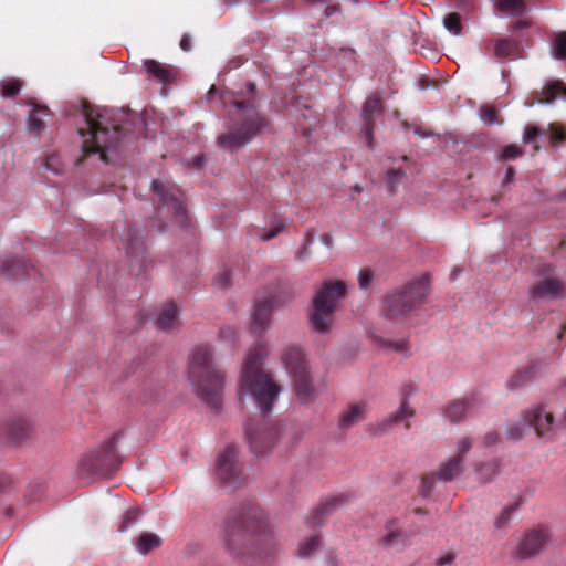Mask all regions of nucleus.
<instances>
[{
  "mask_svg": "<svg viewBox=\"0 0 566 566\" xmlns=\"http://www.w3.org/2000/svg\"><path fill=\"white\" fill-rule=\"evenodd\" d=\"M0 87L2 97L13 98L20 93L22 88V82L19 78H9L1 81Z\"/></svg>",
  "mask_w": 566,
  "mask_h": 566,
  "instance_id": "e433bc0d",
  "label": "nucleus"
},
{
  "mask_svg": "<svg viewBox=\"0 0 566 566\" xmlns=\"http://www.w3.org/2000/svg\"><path fill=\"white\" fill-rule=\"evenodd\" d=\"M444 28L454 35H459L462 31V19L457 12H451L443 18Z\"/></svg>",
  "mask_w": 566,
  "mask_h": 566,
  "instance_id": "58836bf2",
  "label": "nucleus"
},
{
  "mask_svg": "<svg viewBox=\"0 0 566 566\" xmlns=\"http://www.w3.org/2000/svg\"><path fill=\"white\" fill-rule=\"evenodd\" d=\"M180 49L185 52H189L192 48L191 39L188 34H184L180 40Z\"/></svg>",
  "mask_w": 566,
  "mask_h": 566,
  "instance_id": "5fc2aeb1",
  "label": "nucleus"
},
{
  "mask_svg": "<svg viewBox=\"0 0 566 566\" xmlns=\"http://www.w3.org/2000/svg\"><path fill=\"white\" fill-rule=\"evenodd\" d=\"M495 8L506 15H522L526 11L524 0H496Z\"/></svg>",
  "mask_w": 566,
  "mask_h": 566,
  "instance_id": "2f4dec72",
  "label": "nucleus"
},
{
  "mask_svg": "<svg viewBox=\"0 0 566 566\" xmlns=\"http://www.w3.org/2000/svg\"><path fill=\"white\" fill-rule=\"evenodd\" d=\"M268 354L263 344L252 348L244 361L239 381V396H251L262 415L272 411L279 398L281 387L273 380L270 373L263 370V359Z\"/></svg>",
  "mask_w": 566,
  "mask_h": 566,
  "instance_id": "20e7f679",
  "label": "nucleus"
},
{
  "mask_svg": "<svg viewBox=\"0 0 566 566\" xmlns=\"http://www.w3.org/2000/svg\"><path fill=\"white\" fill-rule=\"evenodd\" d=\"M285 229V221L283 219H274L271 222V227L268 231H264L260 234V239L262 241H270L274 239L279 233H281Z\"/></svg>",
  "mask_w": 566,
  "mask_h": 566,
  "instance_id": "a19ab883",
  "label": "nucleus"
},
{
  "mask_svg": "<svg viewBox=\"0 0 566 566\" xmlns=\"http://www.w3.org/2000/svg\"><path fill=\"white\" fill-rule=\"evenodd\" d=\"M536 99L525 102L527 107L534 106L535 103L549 104L558 97L566 96V85L562 81H551L542 88L541 92H536Z\"/></svg>",
  "mask_w": 566,
  "mask_h": 566,
  "instance_id": "4be33fe9",
  "label": "nucleus"
},
{
  "mask_svg": "<svg viewBox=\"0 0 566 566\" xmlns=\"http://www.w3.org/2000/svg\"><path fill=\"white\" fill-rule=\"evenodd\" d=\"M12 485V479L6 474H0V496L7 493Z\"/></svg>",
  "mask_w": 566,
  "mask_h": 566,
  "instance_id": "3c124183",
  "label": "nucleus"
},
{
  "mask_svg": "<svg viewBox=\"0 0 566 566\" xmlns=\"http://www.w3.org/2000/svg\"><path fill=\"white\" fill-rule=\"evenodd\" d=\"M82 115L84 125L78 127V134L83 138V157L76 161V165L92 154H98L103 161L108 163L107 151L117 150L118 145L126 137V127L117 124L107 113H99L88 105L83 106Z\"/></svg>",
  "mask_w": 566,
  "mask_h": 566,
  "instance_id": "7ed1b4c3",
  "label": "nucleus"
},
{
  "mask_svg": "<svg viewBox=\"0 0 566 566\" xmlns=\"http://www.w3.org/2000/svg\"><path fill=\"white\" fill-rule=\"evenodd\" d=\"M282 360L293 378L297 398L302 402L312 400L314 387L303 350L296 346L287 347L282 354Z\"/></svg>",
  "mask_w": 566,
  "mask_h": 566,
  "instance_id": "1a4fd4ad",
  "label": "nucleus"
},
{
  "mask_svg": "<svg viewBox=\"0 0 566 566\" xmlns=\"http://www.w3.org/2000/svg\"><path fill=\"white\" fill-rule=\"evenodd\" d=\"M481 118L488 125L495 124L497 123V111L492 106H485L481 111Z\"/></svg>",
  "mask_w": 566,
  "mask_h": 566,
  "instance_id": "49530a36",
  "label": "nucleus"
},
{
  "mask_svg": "<svg viewBox=\"0 0 566 566\" xmlns=\"http://www.w3.org/2000/svg\"><path fill=\"white\" fill-rule=\"evenodd\" d=\"M126 252L129 256L138 255L144 251V240L140 231L137 228L129 227L125 233L120 235Z\"/></svg>",
  "mask_w": 566,
  "mask_h": 566,
  "instance_id": "bb28decb",
  "label": "nucleus"
},
{
  "mask_svg": "<svg viewBox=\"0 0 566 566\" xmlns=\"http://www.w3.org/2000/svg\"><path fill=\"white\" fill-rule=\"evenodd\" d=\"M322 241L325 245L329 247L332 244V237L329 234H324L322 237Z\"/></svg>",
  "mask_w": 566,
  "mask_h": 566,
  "instance_id": "bf43d9fd",
  "label": "nucleus"
},
{
  "mask_svg": "<svg viewBox=\"0 0 566 566\" xmlns=\"http://www.w3.org/2000/svg\"><path fill=\"white\" fill-rule=\"evenodd\" d=\"M473 441L469 437H463L457 442V454L443 462L436 474H427L421 480V494L427 496L430 494L434 480L449 482L459 476L463 471V459L471 450Z\"/></svg>",
  "mask_w": 566,
  "mask_h": 566,
  "instance_id": "9b49d317",
  "label": "nucleus"
},
{
  "mask_svg": "<svg viewBox=\"0 0 566 566\" xmlns=\"http://www.w3.org/2000/svg\"><path fill=\"white\" fill-rule=\"evenodd\" d=\"M274 303L275 298L273 296H269L264 300H256L253 311L254 328L263 329L268 327Z\"/></svg>",
  "mask_w": 566,
  "mask_h": 566,
  "instance_id": "5701e85b",
  "label": "nucleus"
},
{
  "mask_svg": "<svg viewBox=\"0 0 566 566\" xmlns=\"http://www.w3.org/2000/svg\"><path fill=\"white\" fill-rule=\"evenodd\" d=\"M382 111V104L380 98L370 97L367 98L363 107L364 118V136L368 147H373V130L375 126V116L380 114Z\"/></svg>",
  "mask_w": 566,
  "mask_h": 566,
  "instance_id": "aec40b11",
  "label": "nucleus"
},
{
  "mask_svg": "<svg viewBox=\"0 0 566 566\" xmlns=\"http://www.w3.org/2000/svg\"><path fill=\"white\" fill-rule=\"evenodd\" d=\"M368 406L366 402L352 403L342 413L338 422L339 429H348L366 418Z\"/></svg>",
  "mask_w": 566,
  "mask_h": 566,
  "instance_id": "393cba45",
  "label": "nucleus"
},
{
  "mask_svg": "<svg viewBox=\"0 0 566 566\" xmlns=\"http://www.w3.org/2000/svg\"><path fill=\"white\" fill-rule=\"evenodd\" d=\"M373 281V271L363 269L358 275V284L360 290H367Z\"/></svg>",
  "mask_w": 566,
  "mask_h": 566,
  "instance_id": "de8ad7c7",
  "label": "nucleus"
},
{
  "mask_svg": "<svg viewBox=\"0 0 566 566\" xmlns=\"http://www.w3.org/2000/svg\"><path fill=\"white\" fill-rule=\"evenodd\" d=\"M151 187L160 202L158 212L161 213L164 209H167L176 222L184 226L187 220V211L179 188L175 185H165L158 180H154Z\"/></svg>",
  "mask_w": 566,
  "mask_h": 566,
  "instance_id": "ddd939ff",
  "label": "nucleus"
},
{
  "mask_svg": "<svg viewBox=\"0 0 566 566\" xmlns=\"http://www.w3.org/2000/svg\"><path fill=\"white\" fill-rule=\"evenodd\" d=\"M139 509H132L125 512L123 515V520L118 525V532L124 533L129 530L132 525H134L139 517Z\"/></svg>",
  "mask_w": 566,
  "mask_h": 566,
  "instance_id": "37998d69",
  "label": "nucleus"
},
{
  "mask_svg": "<svg viewBox=\"0 0 566 566\" xmlns=\"http://www.w3.org/2000/svg\"><path fill=\"white\" fill-rule=\"evenodd\" d=\"M188 378L198 397L212 408L221 405L223 374L213 363L208 345L193 347L189 356Z\"/></svg>",
  "mask_w": 566,
  "mask_h": 566,
  "instance_id": "39448f33",
  "label": "nucleus"
},
{
  "mask_svg": "<svg viewBox=\"0 0 566 566\" xmlns=\"http://www.w3.org/2000/svg\"><path fill=\"white\" fill-rule=\"evenodd\" d=\"M539 135V129L536 126H527L524 132L523 140L525 143H532Z\"/></svg>",
  "mask_w": 566,
  "mask_h": 566,
  "instance_id": "8fccbe9b",
  "label": "nucleus"
},
{
  "mask_svg": "<svg viewBox=\"0 0 566 566\" xmlns=\"http://www.w3.org/2000/svg\"><path fill=\"white\" fill-rule=\"evenodd\" d=\"M416 410L408 402V394H403V398L400 399V406L398 410L387 415L380 422H378L374 429L376 434L384 433L389 427L405 422V428L410 429L411 424L408 419L415 417Z\"/></svg>",
  "mask_w": 566,
  "mask_h": 566,
  "instance_id": "dca6fc26",
  "label": "nucleus"
},
{
  "mask_svg": "<svg viewBox=\"0 0 566 566\" xmlns=\"http://www.w3.org/2000/svg\"><path fill=\"white\" fill-rule=\"evenodd\" d=\"M245 436L251 451L256 455H264L272 450L279 438V429L269 424H256L249 421L245 424Z\"/></svg>",
  "mask_w": 566,
  "mask_h": 566,
  "instance_id": "4468645a",
  "label": "nucleus"
},
{
  "mask_svg": "<svg viewBox=\"0 0 566 566\" xmlns=\"http://www.w3.org/2000/svg\"><path fill=\"white\" fill-rule=\"evenodd\" d=\"M240 1L241 0H223V3L231 7L238 4Z\"/></svg>",
  "mask_w": 566,
  "mask_h": 566,
  "instance_id": "e2e57ef3",
  "label": "nucleus"
},
{
  "mask_svg": "<svg viewBox=\"0 0 566 566\" xmlns=\"http://www.w3.org/2000/svg\"><path fill=\"white\" fill-rule=\"evenodd\" d=\"M33 270V265L27 261L8 259L2 261L0 265V273L6 276L20 277L30 276V271Z\"/></svg>",
  "mask_w": 566,
  "mask_h": 566,
  "instance_id": "a878e982",
  "label": "nucleus"
},
{
  "mask_svg": "<svg viewBox=\"0 0 566 566\" xmlns=\"http://www.w3.org/2000/svg\"><path fill=\"white\" fill-rule=\"evenodd\" d=\"M523 154V150L517 145L511 144L503 148L501 153V159L503 160H512L520 157Z\"/></svg>",
  "mask_w": 566,
  "mask_h": 566,
  "instance_id": "a18cd8bd",
  "label": "nucleus"
},
{
  "mask_svg": "<svg viewBox=\"0 0 566 566\" xmlns=\"http://www.w3.org/2000/svg\"><path fill=\"white\" fill-rule=\"evenodd\" d=\"M30 421L24 416H14L6 421L3 432L9 440L20 442L29 437Z\"/></svg>",
  "mask_w": 566,
  "mask_h": 566,
  "instance_id": "412c9836",
  "label": "nucleus"
},
{
  "mask_svg": "<svg viewBox=\"0 0 566 566\" xmlns=\"http://www.w3.org/2000/svg\"><path fill=\"white\" fill-rule=\"evenodd\" d=\"M216 281L219 286L227 287L230 285L231 275L229 271H223L220 274L217 275Z\"/></svg>",
  "mask_w": 566,
  "mask_h": 566,
  "instance_id": "864d4df0",
  "label": "nucleus"
},
{
  "mask_svg": "<svg viewBox=\"0 0 566 566\" xmlns=\"http://www.w3.org/2000/svg\"><path fill=\"white\" fill-rule=\"evenodd\" d=\"M520 422L511 423L506 429V438L510 440H518L524 434L526 426L533 427L537 437L551 439L554 430V416L545 411L542 406H534L526 409L521 415Z\"/></svg>",
  "mask_w": 566,
  "mask_h": 566,
  "instance_id": "9d476101",
  "label": "nucleus"
},
{
  "mask_svg": "<svg viewBox=\"0 0 566 566\" xmlns=\"http://www.w3.org/2000/svg\"><path fill=\"white\" fill-rule=\"evenodd\" d=\"M144 65L147 74L163 84H168L176 77L175 69L168 64L160 63L156 60H146Z\"/></svg>",
  "mask_w": 566,
  "mask_h": 566,
  "instance_id": "b1692460",
  "label": "nucleus"
},
{
  "mask_svg": "<svg viewBox=\"0 0 566 566\" xmlns=\"http://www.w3.org/2000/svg\"><path fill=\"white\" fill-rule=\"evenodd\" d=\"M415 391V387L412 384H409V385H406L402 389H401V398H403V394L407 392L408 394V398L413 394Z\"/></svg>",
  "mask_w": 566,
  "mask_h": 566,
  "instance_id": "4d7b16f0",
  "label": "nucleus"
},
{
  "mask_svg": "<svg viewBox=\"0 0 566 566\" xmlns=\"http://www.w3.org/2000/svg\"><path fill=\"white\" fill-rule=\"evenodd\" d=\"M564 293V284L556 277L537 281L530 290L532 300H555Z\"/></svg>",
  "mask_w": 566,
  "mask_h": 566,
  "instance_id": "a211bd4d",
  "label": "nucleus"
},
{
  "mask_svg": "<svg viewBox=\"0 0 566 566\" xmlns=\"http://www.w3.org/2000/svg\"><path fill=\"white\" fill-rule=\"evenodd\" d=\"M178 323V308L175 303H169L159 314L156 325L163 331L172 329Z\"/></svg>",
  "mask_w": 566,
  "mask_h": 566,
  "instance_id": "7c9ffc66",
  "label": "nucleus"
},
{
  "mask_svg": "<svg viewBox=\"0 0 566 566\" xmlns=\"http://www.w3.org/2000/svg\"><path fill=\"white\" fill-rule=\"evenodd\" d=\"M409 536L407 533L388 527V533L379 539V544L385 548H395L397 551L402 549L406 546Z\"/></svg>",
  "mask_w": 566,
  "mask_h": 566,
  "instance_id": "c756f323",
  "label": "nucleus"
},
{
  "mask_svg": "<svg viewBox=\"0 0 566 566\" xmlns=\"http://www.w3.org/2000/svg\"><path fill=\"white\" fill-rule=\"evenodd\" d=\"M32 109L28 117V128L31 132L41 133L45 128L44 117L50 115V109L44 105L31 103Z\"/></svg>",
  "mask_w": 566,
  "mask_h": 566,
  "instance_id": "cd10ccee",
  "label": "nucleus"
},
{
  "mask_svg": "<svg viewBox=\"0 0 566 566\" xmlns=\"http://www.w3.org/2000/svg\"><path fill=\"white\" fill-rule=\"evenodd\" d=\"M389 346L397 353H401L407 355L409 353L410 346L406 339H400L397 342H390Z\"/></svg>",
  "mask_w": 566,
  "mask_h": 566,
  "instance_id": "09e8293b",
  "label": "nucleus"
},
{
  "mask_svg": "<svg viewBox=\"0 0 566 566\" xmlns=\"http://www.w3.org/2000/svg\"><path fill=\"white\" fill-rule=\"evenodd\" d=\"M415 133H416L417 135L421 136V137H428V136H430V135H431V133H426V132H424V130H422L421 128H417V129L415 130Z\"/></svg>",
  "mask_w": 566,
  "mask_h": 566,
  "instance_id": "680f3d73",
  "label": "nucleus"
},
{
  "mask_svg": "<svg viewBox=\"0 0 566 566\" xmlns=\"http://www.w3.org/2000/svg\"><path fill=\"white\" fill-rule=\"evenodd\" d=\"M216 474L219 482L229 490H235L243 485L247 475L240 460L238 447L227 446L218 455Z\"/></svg>",
  "mask_w": 566,
  "mask_h": 566,
  "instance_id": "f8f14e48",
  "label": "nucleus"
},
{
  "mask_svg": "<svg viewBox=\"0 0 566 566\" xmlns=\"http://www.w3.org/2000/svg\"><path fill=\"white\" fill-rule=\"evenodd\" d=\"M406 178V172L401 168L389 169L386 174V185L390 195L396 193L397 185Z\"/></svg>",
  "mask_w": 566,
  "mask_h": 566,
  "instance_id": "4c0bfd02",
  "label": "nucleus"
},
{
  "mask_svg": "<svg viewBox=\"0 0 566 566\" xmlns=\"http://www.w3.org/2000/svg\"><path fill=\"white\" fill-rule=\"evenodd\" d=\"M319 545H321L319 535H317V534L312 535L298 544L297 555L301 558H307V557L312 556L317 551Z\"/></svg>",
  "mask_w": 566,
  "mask_h": 566,
  "instance_id": "f704fd0d",
  "label": "nucleus"
},
{
  "mask_svg": "<svg viewBox=\"0 0 566 566\" xmlns=\"http://www.w3.org/2000/svg\"><path fill=\"white\" fill-rule=\"evenodd\" d=\"M346 295V284L339 280H329L322 284L313 297L310 316L314 331L326 333L331 329L338 303Z\"/></svg>",
  "mask_w": 566,
  "mask_h": 566,
  "instance_id": "423d86ee",
  "label": "nucleus"
},
{
  "mask_svg": "<svg viewBox=\"0 0 566 566\" xmlns=\"http://www.w3.org/2000/svg\"><path fill=\"white\" fill-rule=\"evenodd\" d=\"M354 191L357 192V193H360L363 191V187L360 185H355L354 186Z\"/></svg>",
  "mask_w": 566,
  "mask_h": 566,
  "instance_id": "69168bd1",
  "label": "nucleus"
},
{
  "mask_svg": "<svg viewBox=\"0 0 566 566\" xmlns=\"http://www.w3.org/2000/svg\"><path fill=\"white\" fill-rule=\"evenodd\" d=\"M120 433H114L99 448L83 455L77 470L83 478L95 479L114 474L120 465V457L117 452V442Z\"/></svg>",
  "mask_w": 566,
  "mask_h": 566,
  "instance_id": "0eeeda50",
  "label": "nucleus"
},
{
  "mask_svg": "<svg viewBox=\"0 0 566 566\" xmlns=\"http://www.w3.org/2000/svg\"><path fill=\"white\" fill-rule=\"evenodd\" d=\"M229 107L231 125L221 134L217 143L220 147L233 151L250 143L266 126L265 117L256 109L254 83H248L245 92L237 93Z\"/></svg>",
  "mask_w": 566,
  "mask_h": 566,
  "instance_id": "f03ea898",
  "label": "nucleus"
},
{
  "mask_svg": "<svg viewBox=\"0 0 566 566\" xmlns=\"http://www.w3.org/2000/svg\"><path fill=\"white\" fill-rule=\"evenodd\" d=\"M480 402L479 398L474 395L459 398L448 403L443 413L451 422L457 423L468 415L475 412Z\"/></svg>",
  "mask_w": 566,
  "mask_h": 566,
  "instance_id": "f3484780",
  "label": "nucleus"
},
{
  "mask_svg": "<svg viewBox=\"0 0 566 566\" xmlns=\"http://www.w3.org/2000/svg\"><path fill=\"white\" fill-rule=\"evenodd\" d=\"M497 441H499V434H497V432H495V431L488 432V433L484 436V443H485L486 446H493V444H495Z\"/></svg>",
  "mask_w": 566,
  "mask_h": 566,
  "instance_id": "6e6d98bb",
  "label": "nucleus"
},
{
  "mask_svg": "<svg viewBox=\"0 0 566 566\" xmlns=\"http://www.w3.org/2000/svg\"><path fill=\"white\" fill-rule=\"evenodd\" d=\"M549 538L548 532L543 527L526 531L514 551V556L518 559H528L539 555Z\"/></svg>",
  "mask_w": 566,
  "mask_h": 566,
  "instance_id": "2eb2a0df",
  "label": "nucleus"
},
{
  "mask_svg": "<svg viewBox=\"0 0 566 566\" xmlns=\"http://www.w3.org/2000/svg\"><path fill=\"white\" fill-rule=\"evenodd\" d=\"M452 558H453L452 556H446V557L440 558L438 560V563H439L440 566H442V565H444L447 563H450L452 560Z\"/></svg>",
  "mask_w": 566,
  "mask_h": 566,
  "instance_id": "052dcab7",
  "label": "nucleus"
},
{
  "mask_svg": "<svg viewBox=\"0 0 566 566\" xmlns=\"http://www.w3.org/2000/svg\"><path fill=\"white\" fill-rule=\"evenodd\" d=\"M513 176H514V168L510 166V167H507V169H506L504 180H505V181H511V180H512V178H513Z\"/></svg>",
  "mask_w": 566,
  "mask_h": 566,
  "instance_id": "13d9d810",
  "label": "nucleus"
},
{
  "mask_svg": "<svg viewBox=\"0 0 566 566\" xmlns=\"http://www.w3.org/2000/svg\"><path fill=\"white\" fill-rule=\"evenodd\" d=\"M562 333H566V323L562 327Z\"/></svg>",
  "mask_w": 566,
  "mask_h": 566,
  "instance_id": "774afa93",
  "label": "nucleus"
},
{
  "mask_svg": "<svg viewBox=\"0 0 566 566\" xmlns=\"http://www.w3.org/2000/svg\"><path fill=\"white\" fill-rule=\"evenodd\" d=\"M551 130L553 142L562 143L566 139V133L562 128L552 125Z\"/></svg>",
  "mask_w": 566,
  "mask_h": 566,
  "instance_id": "603ef678",
  "label": "nucleus"
},
{
  "mask_svg": "<svg viewBox=\"0 0 566 566\" xmlns=\"http://www.w3.org/2000/svg\"><path fill=\"white\" fill-rule=\"evenodd\" d=\"M193 164L197 166V167H200L201 164H202V158L201 157H196L193 159Z\"/></svg>",
  "mask_w": 566,
  "mask_h": 566,
  "instance_id": "0e129e2a",
  "label": "nucleus"
},
{
  "mask_svg": "<svg viewBox=\"0 0 566 566\" xmlns=\"http://www.w3.org/2000/svg\"><path fill=\"white\" fill-rule=\"evenodd\" d=\"M499 473L496 463H486L479 468V474L483 482H490Z\"/></svg>",
  "mask_w": 566,
  "mask_h": 566,
  "instance_id": "c03bdc74",
  "label": "nucleus"
},
{
  "mask_svg": "<svg viewBox=\"0 0 566 566\" xmlns=\"http://www.w3.org/2000/svg\"><path fill=\"white\" fill-rule=\"evenodd\" d=\"M222 544L241 566H272L280 553L262 509L254 503L242 505L226 518Z\"/></svg>",
  "mask_w": 566,
  "mask_h": 566,
  "instance_id": "f257e3e1",
  "label": "nucleus"
},
{
  "mask_svg": "<svg viewBox=\"0 0 566 566\" xmlns=\"http://www.w3.org/2000/svg\"><path fill=\"white\" fill-rule=\"evenodd\" d=\"M517 52V43L510 39H497L494 42L493 53L496 57L505 59L514 56Z\"/></svg>",
  "mask_w": 566,
  "mask_h": 566,
  "instance_id": "473e14b6",
  "label": "nucleus"
},
{
  "mask_svg": "<svg viewBox=\"0 0 566 566\" xmlns=\"http://www.w3.org/2000/svg\"><path fill=\"white\" fill-rule=\"evenodd\" d=\"M346 502V496L339 495L328 499L319 506L314 509L311 514L306 517V523L311 528L322 526L327 517L340 505Z\"/></svg>",
  "mask_w": 566,
  "mask_h": 566,
  "instance_id": "6ab92c4d",
  "label": "nucleus"
},
{
  "mask_svg": "<svg viewBox=\"0 0 566 566\" xmlns=\"http://www.w3.org/2000/svg\"><path fill=\"white\" fill-rule=\"evenodd\" d=\"M428 292L426 277L415 279L400 291L387 295L382 302V314L387 318L405 317L416 312L423 303Z\"/></svg>",
  "mask_w": 566,
  "mask_h": 566,
  "instance_id": "6e6552de",
  "label": "nucleus"
},
{
  "mask_svg": "<svg viewBox=\"0 0 566 566\" xmlns=\"http://www.w3.org/2000/svg\"><path fill=\"white\" fill-rule=\"evenodd\" d=\"M553 49L556 59L566 60V31L556 34Z\"/></svg>",
  "mask_w": 566,
  "mask_h": 566,
  "instance_id": "79ce46f5",
  "label": "nucleus"
},
{
  "mask_svg": "<svg viewBox=\"0 0 566 566\" xmlns=\"http://www.w3.org/2000/svg\"><path fill=\"white\" fill-rule=\"evenodd\" d=\"M536 376V365L528 364L524 367L518 368L507 380V387L510 389H516L525 384L532 381Z\"/></svg>",
  "mask_w": 566,
  "mask_h": 566,
  "instance_id": "c85d7f7f",
  "label": "nucleus"
},
{
  "mask_svg": "<svg viewBox=\"0 0 566 566\" xmlns=\"http://www.w3.org/2000/svg\"><path fill=\"white\" fill-rule=\"evenodd\" d=\"M306 3L311 6L323 4L324 9V19H328L336 13L342 12V7L338 2H333L332 0H304Z\"/></svg>",
  "mask_w": 566,
  "mask_h": 566,
  "instance_id": "ea45409f",
  "label": "nucleus"
},
{
  "mask_svg": "<svg viewBox=\"0 0 566 566\" xmlns=\"http://www.w3.org/2000/svg\"><path fill=\"white\" fill-rule=\"evenodd\" d=\"M560 423L566 424V411L564 412Z\"/></svg>",
  "mask_w": 566,
  "mask_h": 566,
  "instance_id": "338daca9",
  "label": "nucleus"
},
{
  "mask_svg": "<svg viewBox=\"0 0 566 566\" xmlns=\"http://www.w3.org/2000/svg\"><path fill=\"white\" fill-rule=\"evenodd\" d=\"M520 503L514 502L504 507L501 514L496 517L494 526L496 530L503 531L511 526L514 514L518 511Z\"/></svg>",
  "mask_w": 566,
  "mask_h": 566,
  "instance_id": "72a5a7b5",
  "label": "nucleus"
},
{
  "mask_svg": "<svg viewBox=\"0 0 566 566\" xmlns=\"http://www.w3.org/2000/svg\"><path fill=\"white\" fill-rule=\"evenodd\" d=\"M161 544V539L158 535L154 533H143L137 543V548L142 554H147L154 548L159 547Z\"/></svg>",
  "mask_w": 566,
  "mask_h": 566,
  "instance_id": "c9c22d12",
  "label": "nucleus"
}]
</instances>
